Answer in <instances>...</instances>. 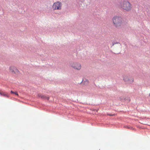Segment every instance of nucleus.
<instances>
[{"label": "nucleus", "instance_id": "nucleus-1", "mask_svg": "<svg viewBox=\"0 0 150 150\" xmlns=\"http://www.w3.org/2000/svg\"><path fill=\"white\" fill-rule=\"evenodd\" d=\"M112 20L114 26L116 28L125 24L127 22V21L125 18L117 16L114 17Z\"/></svg>", "mask_w": 150, "mask_h": 150}, {"label": "nucleus", "instance_id": "nucleus-2", "mask_svg": "<svg viewBox=\"0 0 150 150\" xmlns=\"http://www.w3.org/2000/svg\"><path fill=\"white\" fill-rule=\"evenodd\" d=\"M120 7L126 11H130L132 8L131 4L127 1H124L120 4Z\"/></svg>", "mask_w": 150, "mask_h": 150}, {"label": "nucleus", "instance_id": "nucleus-3", "mask_svg": "<svg viewBox=\"0 0 150 150\" xmlns=\"http://www.w3.org/2000/svg\"><path fill=\"white\" fill-rule=\"evenodd\" d=\"M62 4L59 1L54 2L53 4L52 8L53 10H60L62 9Z\"/></svg>", "mask_w": 150, "mask_h": 150}, {"label": "nucleus", "instance_id": "nucleus-4", "mask_svg": "<svg viewBox=\"0 0 150 150\" xmlns=\"http://www.w3.org/2000/svg\"><path fill=\"white\" fill-rule=\"evenodd\" d=\"M70 65L71 66L75 69L80 70L81 69V65L79 63L76 62L72 63Z\"/></svg>", "mask_w": 150, "mask_h": 150}, {"label": "nucleus", "instance_id": "nucleus-5", "mask_svg": "<svg viewBox=\"0 0 150 150\" xmlns=\"http://www.w3.org/2000/svg\"><path fill=\"white\" fill-rule=\"evenodd\" d=\"M10 72L14 73H18L19 71L16 68L13 66H11L9 68Z\"/></svg>", "mask_w": 150, "mask_h": 150}, {"label": "nucleus", "instance_id": "nucleus-6", "mask_svg": "<svg viewBox=\"0 0 150 150\" xmlns=\"http://www.w3.org/2000/svg\"><path fill=\"white\" fill-rule=\"evenodd\" d=\"M123 79L125 81H127L129 80V77L128 76L125 75L123 76Z\"/></svg>", "mask_w": 150, "mask_h": 150}, {"label": "nucleus", "instance_id": "nucleus-7", "mask_svg": "<svg viewBox=\"0 0 150 150\" xmlns=\"http://www.w3.org/2000/svg\"><path fill=\"white\" fill-rule=\"evenodd\" d=\"M0 94L5 97H8V96L6 94L4 93L3 92H1L0 91Z\"/></svg>", "mask_w": 150, "mask_h": 150}, {"label": "nucleus", "instance_id": "nucleus-8", "mask_svg": "<svg viewBox=\"0 0 150 150\" xmlns=\"http://www.w3.org/2000/svg\"><path fill=\"white\" fill-rule=\"evenodd\" d=\"M41 98L43 99H47V100H48L49 99V97L42 95Z\"/></svg>", "mask_w": 150, "mask_h": 150}, {"label": "nucleus", "instance_id": "nucleus-9", "mask_svg": "<svg viewBox=\"0 0 150 150\" xmlns=\"http://www.w3.org/2000/svg\"><path fill=\"white\" fill-rule=\"evenodd\" d=\"M11 93L12 94H14L17 96H18V93L16 92H13V91H11Z\"/></svg>", "mask_w": 150, "mask_h": 150}, {"label": "nucleus", "instance_id": "nucleus-10", "mask_svg": "<svg viewBox=\"0 0 150 150\" xmlns=\"http://www.w3.org/2000/svg\"><path fill=\"white\" fill-rule=\"evenodd\" d=\"M42 95L40 94H39L38 95V96L39 97L41 98H42Z\"/></svg>", "mask_w": 150, "mask_h": 150}, {"label": "nucleus", "instance_id": "nucleus-11", "mask_svg": "<svg viewBox=\"0 0 150 150\" xmlns=\"http://www.w3.org/2000/svg\"><path fill=\"white\" fill-rule=\"evenodd\" d=\"M86 83L85 84H87L88 83V80H86L85 81Z\"/></svg>", "mask_w": 150, "mask_h": 150}, {"label": "nucleus", "instance_id": "nucleus-12", "mask_svg": "<svg viewBox=\"0 0 150 150\" xmlns=\"http://www.w3.org/2000/svg\"><path fill=\"white\" fill-rule=\"evenodd\" d=\"M127 128L130 129H131V128H132V127H128Z\"/></svg>", "mask_w": 150, "mask_h": 150}, {"label": "nucleus", "instance_id": "nucleus-13", "mask_svg": "<svg viewBox=\"0 0 150 150\" xmlns=\"http://www.w3.org/2000/svg\"><path fill=\"white\" fill-rule=\"evenodd\" d=\"M133 81H134V79H132V82H133Z\"/></svg>", "mask_w": 150, "mask_h": 150}, {"label": "nucleus", "instance_id": "nucleus-14", "mask_svg": "<svg viewBox=\"0 0 150 150\" xmlns=\"http://www.w3.org/2000/svg\"><path fill=\"white\" fill-rule=\"evenodd\" d=\"M82 82H84V80H83L82 81Z\"/></svg>", "mask_w": 150, "mask_h": 150}, {"label": "nucleus", "instance_id": "nucleus-15", "mask_svg": "<svg viewBox=\"0 0 150 150\" xmlns=\"http://www.w3.org/2000/svg\"><path fill=\"white\" fill-rule=\"evenodd\" d=\"M110 116H112V115H109Z\"/></svg>", "mask_w": 150, "mask_h": 150}]
</instances>
